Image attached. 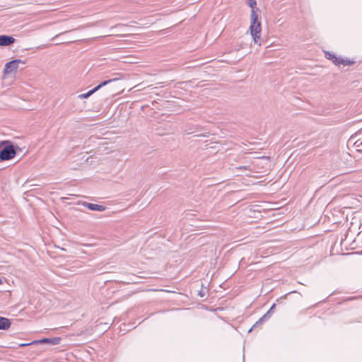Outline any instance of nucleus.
I'll use <instances>...</instances> for the list:
<instances>
[{
  "label": "nucleus",
  "mask_w": 362,
  "mask_h": 362,
  "mask_svg": "<svg viewBox=\"0 0 362 362\" xmlns=\"http://www.w3.org/2000/svg\"><path fill=\"white\" fill-rule=\"evenodd\" d=\"M32 344L30 343H28V344H20V346H28V345H31Z\"/></svg>",
  "instance_id": "17"
},
{
  "label": "nucleus",
  "mask_w": 362,
  "mask_h": 362,
  "mask_svg": "<svg viewBox=\"0 0 362 362\" xmlns=\"http://www.w3.org/2000/svg\"><path fill=\"white\" fill-rule=\"evenodd\" d=\"M80 28H81V27H78V28H76V30H78V29H80ZM74 30H75V29H72V30H69V32L74 31ZM68 33V31L62 32V33H59V34L57 35L54 38L57 37L58 36H59V35H64V34H65V33Z\"/></svg>",
  "instance_id": "15"
},
{
  "label": "nucleus",
  "mask_w": 362,
  "mask_h": 362,
  "mask_svg": "<svg viewBox=\"0 0 362 362\" xmlns=\"http://www.w3.org/2000/svg\"><path fill=\"white\" fill-rule=\"evenodd\" d=\"M117 78H112V79H108V80L104 81L101 82L99 85L95 86L94 88H93L92 90H89L88 92L79 95L78 98H88L92 94H93L95 92H96L100 88H101L102 87L109 84L110 83H111L112 81H117Z\"/></svg>",
  "instance_id": "4"
},
{
  "label": "nucleus",
  "mask_w": 362,
  "mask_h": 362,
  "mask_svg": "<svg viewBox=\"0 0 362 362\" xmlns=\"http://www.w3.org/2000/svg\"><path fill=\"white\" fill-rule=\"evenodd\" d=\"M354 146L356 149V151L362 152V141L357 140L354 142Z\"/></svg>",
  "instance_id": "11"
},
{
  "label": "nucleus",
  "mask_w": 362,
  "mask_h": 362,
  "mask_svg": "<svg viewBox=\"0 0 362 362\" xmlns=\"http://www.w3.org/2000/svg\"><path fill=\"white\" fill-rule=\"evenodd\" d=\"M6 141L7 143L3 145L0 151V162L11 160L16 154L14 146L10 141Z\"/></svg>",
  "instance_id": "2"
},
{
  "label": "nucleus",
  "mask_w": 362,
  "mask_h": 362,
  "mask_svg": "<svg viewBox=\"0 0 362 362\" xmlns=\"http://www.w3.org/2000/svg\"><path fill=\"white\" fill-rule=\"evenodd\" d=\"M276 305L275 304H273L272 305V307L270 308V309L262 317H260L256 322L255 324L253 325V327L249 330V332H250L252 330V329L256 327H258L259 325H261L265 320H268L270 318L271 315H272V313L273 312V309L275 308Z\"/></svg>",
  "instance_id": "6"
},
{
  "label": "nucleus",
  "mask_w": 362,
  "mask_h": 362,
  "mask_svg": "<svg viewBox=\"0 0 362 362\" xmlns=\"http://www.w3.org/2000/svg\"><path fill=\"white\" fill-rule=\"evenodd\" d=\"M24 64L25 62L21 59H14L9 62H7L5 65L4 72V74H8L16 71L18 68V64Z\"/></svg>",
  "instance_id": "3"
},
{
  "label": "nucleus",
  "mask_w": 362,
  "mask_h": 362,
  "mask_svg": "<svg viewBox=\"0 0 362 362\" xmlns=\"http://www.w3.org/2000/svg\"><path fill=\"white\" fill-rule=\"evenodd\" d=\"M339 61H341L342 62L341 64L344 65H351L354 63V61L350 59H343L342 58H340Z\"/></svg>",
  "instance_id": "12"
},
{
  "label": "nucleus",
  "mask_w": 362,
  "mask_h": 362,
  "mask_svg": "<svg viewBox=\"0 0 362 362\" xmlns=\"http://www.w3.org/2000/svg\"><path fill=\"white\" fill-rule=\"evenodd\" d=\"M11 326L10 320L4 317L0 316V329L6 330L8 329Z\"/></svg>",
  "instance_id": "10"
},
{
  "label": "nucleus",
  "mask_w": 362,
  "mask_h": 362,
  "mask_svg": "<svg viewBox=\"0 0 362 362\" xmlns=\"http://www.w3.org/2000/svg\"><path fill=\"white\" fill-rule=\"evenodd\" d=\"M84 206H87V208L91 211H103L105 209L104 206L97 204L86 203Z\"/></svg>",
  "instance_id": "8"
},
{
  "label": "nucleus",
  "mask_w": 362,
  "mask_h": 362,
  "mask_svg": "<svg viewBox=\"0 0 362 362\" xmlns=\"http://www.w3.org/2000/svg\"><path fill=\"white\" fill-rule=\"evenodd\" d=\"M325 57L327 59L332 60V62L337 66L340 65L342 62L341 61H339L340 57H337L334 54L330 53L329 52H325Z\"/></svg>",
  "instance_id": "9"
},
{
  "label": "nucleus",
  "mask_w": 362,
  "mask_h": 362,
  "mask_svg": "<svg viewBox=\"0 0 362 362\" xmlns=\"http://www.w3.org/2000/svg\"><path fill=\"white\" fill-rule=\"evenodd\" d=\"M247 4L252 8V10H255L254 8L257 5L256 0H247Z\"/></svg>",
  "instance_id": "13"
},
{
  "label": "nucleus",
  "mask_w": 362,
  "mask_h": 362,
  "mask_svg": "<svg viewBox=\"0 0 362 362\" xmlns=\"http://www.w3.org/2000/svg\"><path fill=\"white\" fill-rule=\"evenodd\" d=\"M250 29L255 42L257 43L260 38L261 23L258 21V15L255 10H252Z\"/></svg>",
  "instance_id": "1"
},
{
  "label": "nucleus",
  "mask_w": 362,
  "mask_h": 362,
  "mask_svg": "<svg viewBox=\"0 0 362 362\" xmlns=\"http://www.w3.org/2000/svg\"><path fill=\"white\" fill-rule=\"evenodd\" d=\"M123 26H126V25H124V24H118L116 26L112 27L111 29H113V28H117V27H123Z\"/></svg>",
  "instance_id": "16"
},
{
  "label": "nucleus",
  "mask_w": 362,
  "mask_h": 362,
  "mask_svg": "<svg viewBox=\"0 0 362 362\" xmlns=\"http://www.w3.org/2000/svg\"><path fill=\"white\" fill-rule=\"evenodd\" d=\"M355 298H356V297H352V298H349V300H353V299H355Z\"/></svg>",
  "instance_id": "18"
},
{
  "label": "nucleus",
  "mask_w": 362,
  "mask_h": 362,
  "mask_svg": "<svg viewBox=\"0 0 362 362\" xmlns=\"http://www.w3.org/2000/svg\"><path fill=\"white\" fill-rule=\"evenodd\" d=\"M238 170H251L250 165H241L237 168Z\"/></svg>",
  "instance_id": "14"
},
{
  "label": "nucleus",
  "mask_w": 362,
  "mask_h": 362,
  "mask_svg": "<svg viewBox=\"0 0 362 362\" xmlns=\"http://www.w3.org/2000/svg\"><path fill=\"white\" fill-rule=\"evenodd\" d=\"M61 340L62 339L60 337L44 338L42 339L33 341L30 342V344H49L51 345H57L60 343Z\"/></svg>",
  "instance_id": "5"
},
{
  "label": "nucleus",
  "mask_w": 362,
  "mask_h": 362,
  "mask_svg": "<svg viewBox=\"0 0 362 362\" xmlns=\"http://www.w3.org/2000/svg\"><path fill=\"white\" fill-rule=\"evenodd\" d=\"M15 42V38L9 35H0V47L1 46H8L12 45Z\"/></svg>",
  "instance_id": "7"
},
{
  "label": "nucleus",
  "mask_w": 362,
  "mask_h": 362,
  "mask_svg": "<svg viewBox=\"0 0 362 362\" xmlns=\"http://www.w3.org/2000/svg\"><path fill=\"white\" fill-rule=\"evenodd\" d=\"M0 284H2V281L1 279H0Z\"/></svg>",
  "instance_id": "19"
}]
</instances>
